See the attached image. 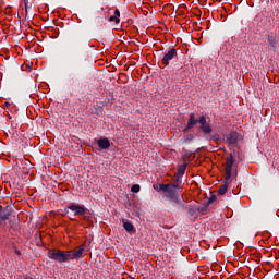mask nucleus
<instances>
[{"instance_id": "obj_19", "label": "nucleus", "mask_w": 279, "mask_h": 279, "mask_svg": "<svg viewBox=\"0 0 279 279\" xmlns=\"http://www.w3.org/2000/svg\"><path fill=\"white\" fill-rule=\"evenodd\" d=\"M269 44L274 47V43L271 41V39H269Z\"/></svg>"}, {"instance_id": "obj_17", "label": "nucleus", "mask_w": 279, "mask_h": 279, "mask_svg": "<svg viewBox=\"0 0 279 279\" xmlns=\"http://www.w3.org/2000/svg\"><path fill=\"white\" fill-rule=\"evenodd\" d=\"M165 185V183H160V184H154L153 187L155 189V191H158L159 193H162V190H160V186Z\"/></svg>"}, {"instance_id": "obj_3", "label": "nucleus", "mask_w": 279, "mask_h": 279, "mask_svg": "<svg viewBox=\"0 0 279 279\" xmlns=\"http://www.w3.org/2000/svg\"><path fill=\"white\" fill-rule=\"evenodd\" d=\"M69 210L74 214V217L86 215V207L84 205L70 204L65 207V213H69Z\"/></svg>"}, {"instance_id": "obj_14", "label": "nucleus", "mask_w": 279, "mask_h": 279, "mask_svg": "<svg viewBox=\"0 0 279 279\" xmlns=\"http://www.w3.org/2000/svg\"><path fill=\"white\" fill-rule=\"evenodd\" d=\"M123 228L124 230H126V232H132L134 230V225H132L131 222H124Z\"/></svg>"}, {"instance_id": "obj_8", "label": "nucleus", "mask_w": 279, "mask_h": 279, "mask_svg": "<svg viewBox=\"0 0 279 279\" xmlns=\"http://www.w3.org/2000/svg\"><path fill=\"white\" fill-rule=\"evenodd\" d=\"M238 142H239V133L232 132L229 135H227L228 145H236Z\"/></svg>"}, {"instance_id": "obj_5", "label": "nucleus", "mask_w": 279, "mask_h": 279, "mask_svg": "<svg viewBox=\"0 0 279 279\" xmlns=\"http://www.w3.org/2000/svg\"><path fill=\"white\" fill-rule=\"evenodd\" d=\"M84 250H86V244L81 245L75 251H68L70 260H77V259L82 258V256L84 254Z\"/></svg>"}, {"instance_id": "obj_1", "label": "nucleus", "mask_w": 279, "mask_h": 279, "mask_svg": "<svg viewBox=\"0 0 279 279\" xmlns=\"http://www.w3.org/2000/svg\"><path fill=\"white\" fill-rule=\"evenodd\" d=\"M178 189H180V184L177 182L168 183L166 185H160V190L162 193H166L168 199L172 202H178Z\"/></svg>"}, {"instance_id": "obj_10", "label": "nucleus", "mask_w": 279, "mask_h": 279, "mask_svg": "<svg viewBox=\"0 0 279 279\" xmlns=\"http://www.w3.org/2000/svg\"><path fill=\"white\" fill-rule=\"evenodd\" d=\"M229 184H230V180H226V177H225L223 184L220 185V187L218 190V194L219 195H226V193H228V185Z\"/></svg>"}, {"instance_id": "obj_4", "label": "nucleus", "mask_w": 279, "mask_h": 279, "mask_svg": "<svg viewBox=\"0 0 279 279\" xmlns=\"http://www.w3.org/2000/svg\"><path fill=\"white\" fill-rule=\"evenodd\" d=\"M234 165V156L230 155L226 159L225 165V178L226 180H230L232 178V167Z\"/></svg>"}, {"instance_id": "obj_9", "label": "nucleus", "mask_w": 279, "mask_h": 279, "mask_svg": "<svg viewBox=\"0 0 279 279\" xmlns=\"http://www.w3.org/2000/svg\"><path fill=\"white\" fill-rule=\"evenodd\" d=\"M197 119H195V113H191L185 130H193L197 123Z\"/></svg>"}, {"instance_id": "obj_2", "label": "nucleus", "mask_w": 279, "mask_h": 279, "mask_svg": "<svg viewBox=\"0 0 279 279\" xmlns=\"http://www.w3.org/2000/svg\"><path fill=\"white\" fill-rule=\"evenodd\" d=\"M48 258H51V260H57V263H68V260H70L69 251L64 252L61 250H49Z\"/></svg>"}, {"instance_id": "obj_13", "label": "nucleus", "mask_w": 279, "mask_h": 279, "mask_svg": "<svg viewBox=\"0 0 279 279\" xmlns=\"http://www.w3.org/2000/svg\"><path fill=\"white\" fill-rule=\"evenodd\" d=\"M201 130L204 132V134H210L213 132V128H210V124H204L201 126Z\"/></svg>"}, {"instance_id": "obj_7", "label": "nucleus", "mask_w": 279, "mask_h": 279, "mask_svg": "<svg viewBox=\"0 0 279 279\" xmlns=\"http://www.w3.org/2000/svg\"><path fill=\"white\" fill-rule=\"evenodd\" d=\"M99 149H110V140L108 137H102L97 141Z\"/></svg>"}, {"instance_id": "obj_16", "label": "nucleus", "mask_w": 279, "mask_h": 279, "mask_svg": "<svg viewBox=\"0 0 279 279\" xmlns=\"http://www.w3.org/2000/svg\"><path fill=\"white\" fill-rule=\"evenodd\" d=\"M198 123L201 124V128L206 125V117H201L199 120H198Z\"/></svg>"}, {"instance_id": "obj_12", "label": "nucleus", "mask_w": 279, "mask_h": 279, "mask_svg": "<svg viewBox=\"0 0 279 279\" xmlns=\"http://www.w3.org/2000/svg\"><path fill=\"white\" fill-rule=\"evenodd\" d=\"M186 172V165H182L178 167V173L175 174L177 182H180V179Z\"/></svg>"}, {"instance_id": "obj_18", "label": "nucleus", "mask_w": 279, "mask_h": 279, "mask_svg": "<svg viewBox=\"0 0 279 279\" xmlns=\"http://www.w3.org/2000/svg\"><path fill=\"white\" fill-rule=\"evenodd\" d=\"M11 106H12V104H10L8 101L4 102V108H10Z\"/></svg>"}, {"instance_id": "obj_15", "label": "nucleus", "mask_w": 279, "mask_h": 279, "mask_svg": "<svg viewBox=\"0 0 279 279\" xmlns=\"http://www.w3.org/2000/svg\"><path fill=\"white\" fill-rule=\"evenodd\" d=\"M132 193H140L141 192V185L134 184L131 187Z\"/></svg>"}, {"instance_id": "obj_11", "label": "nucleus", "mask_w": 279, "mask_h": 279, "mask_svg": "<svg viewBox=\"0 0 279 279\" xmlns=\"http://www.w3.org/2000/svg\"><path fill=\"white\" fill-rule=\"evenodd\" d=\"M119 16H121V12L119 11V9H116L114 15L109 17L110 23H116V25H119V23L121 22Z\"/></svg>"}, {"instance_id": "obj_6", "label": "nucleus", "mask_w": 279, "mask_h": 279, "mask_svg": "<svg viewBox=\"0 0 279 279\" xmlns=\"http://www.w3.org/2000/svg\"><path fill=\"white\" fill-rule=\"evenodd\" d=\"M175 56H178V50H175V48L170 49L161 59V64H163V66H169V63Z\"/></svg>"}]
</instances>
